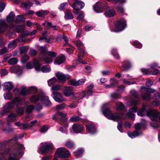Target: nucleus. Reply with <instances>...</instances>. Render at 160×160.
I'll list each match as a JSON object with an SVG mask.
<instances>
[{
	"label": "nucleus",
	"mask_w": 160,
	"mask_h": 160,
	"mask_svg": "<svg viewBox=\"0 0 160 160\" xmlns=\"http://www.w3.org/2000/svg\"><path fill=\"white\" fill-rule=\"evenodd\" d=\"M142 128V125L141 123H137L135 124V129H136L135 131H137V132H141L139 130L141 129Z\"/></svg>",
	"instance_id": "nucleus-55"
},
{
	"label": "nucleus",
	"mask_w": 160,
	"mask_h": 160,
	"mask_svg": "<svg viewBox=\"0 0 160 160\" xmlns=\"http://www.w3.org/2000/svg\"><path fill=\"white\" fill-rule=\"evenodd\" d=\"M65 146L68 148H71L74 147V144L71 141H67L66 142Z\"/></svg>",
	"instance_id": "nucleus-59"
},
{
	"label": "nucleus",
	"mask_w": 160,
	"mask_h": 160,
	"mask_svg": "<svg viewBox=\"0 0 160 160\" xmlns=\"http://www.w3.org/2000/svg\"><path fill=\"white\" fill-rule=\"evenodd\" d=\"M48 12L47 11L40 10L36 12V14L39 17H43L47 14Z\"/></svg>",
	"instance_id": "nucleus-42"
},
{
	"label": "nucleus",
	"mask_w": 160,
	"mask_h": 160,
	"mask_svg": "<svg viewBox=\"0 0 160 160\" xmlns=\"http://www.w3.org/2000/svg\"><path fill=\"white\" fill-rule=\"evenodd\" d=\"M65 60L64 56H62L57 57L54 61L55 65H59L63 62Z\"/></svg>",
	"instance_id": "nucleus-30"
},
{
	"label": "nucleus",
	"mask_w": 160,
	"mask_h": 160,
	"mask_svg": "<svg viewBox=\"0 0 160 160\" xmlns=\"http://www.w3.org/2000/svg\"><path fill=\"white\" fill-rule=\"evenodd\" d=\"M24 101L20 97H16L12 101L8 102L7 105H5L9 110L13 108L15 104L17 106L22 104Z\"/></svg>",
	"instance_id": "nucleus-8"
},
{
	"label": "nucleus",
	"mask_w": 160,
	"mask_h": 160,
	"mask_svg": "<svg viewBox=\"0 0 160 160\" xmlns=\"http://www.w3.org/2000/svg\"><path fill=\"white\" fill-rule=\"evenodd\" d=\"M151 104L154 106L158 107L160 105L159 100L155 99L151 102Z\"/></svg>",
	"instance_id": "nucleus-57"
},
{
	"label": "nucleus",
	"mask_w": 160,
	"mask_h": 160,
	"mask_svg": "<svg viewBox=\"0 0 160 160\" xmlns=\"http://www.w3.org/2000/svg\"><path fill=\"white\" fill-rule=\"evenodd\" d=\"M8 26L5 22L3 20H0V33H2L6 30Z\"/></svg>",
	"instance_id": "nucleus-26"
},
{
	"label": "nucleus",
	"mask_w": 160,
	"mask_h": 160,
	"mask_svg": "<svg viewBox=\"0 0 160 160\" xmlns=\"http://www.w3.org/2000/svg\"><path fill=\"white\" fill-rule=\"evenodd\" d=\"M112 55L115 58L117 59L119 58V56L117 52V50L115 48H113L112 50Z\"/></svg>",
	"instance_id": "nucleus-54"
},
{
	"label": "nucleus",
	"mask_w": 160,
	"mask_h": 160,
	"mask_svg": "<svg viewBox=\"0 0 160 160\" xmlns=\"http://www.w3.org/2000/svg\"><path fill=\"white\" fill-rule=\"evenodd\" d=\"M148 106L147 104H144L142 106V108L138 110L137 113L138 115L141 117L144 116L145 110Z\"/></svg>",
	"instance_id": "nucleus-29"
},
{
	"label": "nucleus",
	"mask_w": 160,
	"mask_h": 160,
	"mask_svg": "<svg viewBox=\"0 0 160 160\" xmlns=\"http://www.w3.org/2000/svg\"><path fill=\"white\" fill-rule=\"evenodd\" d=\"M133 46L136 48H142V44L138 41H135L133 42Z\"/></svg>",
	"instance_id": "nucleus-62"
},
{
	"label": "nucleus",
	"mask_w": 160,
	"mask_h": 160,
	"mask_svg": "<svg viewBox=\"0 0 160 160\" xmlns=\"http://www.w3.org/2000/svg\"><path fill=\"white\" fill-rule=\"evenodd\" d=\"M127 134L129 137L132 139L141 135L142 134V132H137V131H135L133 132H128Z\"/></svg>",
	"instance_id": "nucleus-25"
},
{
	"label": "nucleus",
	"mask_w": 160,
	"mask_h": 160,
	"mask_svg": "<svg viewBox=\"0 0 160 160\" xmlns=\"http://www.w3.org/2000/svg\"><path fill=\"white\" fill-rule=\"evenodd\" d=\"M17 115L14 113H12L8 115L7 118V121L8 122H13L16 120Z\"/></svg>",
	"instance_id": "nucleus-37"
},
{
	"label": "nucleus",
	"mask_w": 160,
	"mask_h": 160,
	"mask_svg": "<svg viewBox=\"0 0 160 160\" xmlns=\"http://www.w3.org/2000/svg\"><path fill=\"white\" fill-rule=\"evenodd\" d=\"M22 39H20L19 38L14 39L10 42L8 44V47L9 48L13 49L16 47L17 42H20Z\"/></svg>",
	"instance_id": "nucleus-23"
},
{
	"label": "nucleus",
	"mask_w": 160,
	"mask_h": 160,
	"mask_svg": "<svg viewBox=\"0 0 160 160\" xmlns=\"http://www.w3.org/2000/svg\"><path fill=\"white\" fill-rule=\"evenodd\" d=\"M65 18L67 19H72L73 17L71 13L67 11L65 13Z\"/></svg>",
	"instance_id": "nucleus-46"
},
{
	"label": "nucleus",
	"mask_w": 160,
	"mask_h": 160,
	"mask_svg": "<svg viewBox=\"0 0 160 160\" xmlns=\"http://www.w3.org/2000/svg\"><path fill=\"white\" fill-rule=\"evenodd\" d=\"M11 71L12 72H16L19 75L22 72V70L21 68L20 67H13L11 68Z\"/></svg>",
	"instance_id": "nucleus-35"
},
{
	"label": "nucleus",
	"mask_w": 160,
	"mask_h": 160,
	"mask_svg": "<svg viewBox=\"0 0 160 160\" xmlns=\"http://www.w3.org/2000/svg\"><path fill=\"white\" fill-rule=\"evenodd\" d=\"M42 24L45 26L46 29H49L52 26V23L47 21H45L44 23H42Z\"/></svg>",
	"instance_id": "nucleus-53"
},
{
	"label": "nucleus",
	"mask_w": 160,
	"mask_h": 160,
	"mask_svg": "<svg viewBox=\"0 0 160 160\" xmlns=\"http://www.w3.org/2000/svg\"><path fill=\"white\" fill-rule=\"evenodd\" d=\"M9 111V110L7 108L5 105L3 106V110L1 111V114L2 115H3L4 114L7 113Z\"/></svg>",
	"instance_id": "nucleus-64"
},
{
	"label": "nucleus",
	"mask_w": 160,
	"mask_h": 160,
	"mask_svg": "<svg viewBox=\"0 0 160 160\" xmlns=\"http://www.w3.org/2000/svg\"><path fill=\"white\" fill-rule=\"evenodd\" d=\"M111 85H105V86L106 88H110L113 86L116 85L118 84L117 80L114 79L112 78L110 80Z\"/></svg>",
	"instance_id": "nucleus-34"
},
{
	"label": "nucleus",
	"mask_w": 160,
	"mask_h": 160,
	"mask_svg": "<svg viewBox=\"0 0 160 160\" xmlns=\"http://www.w3.org/2000/svg\"><path fill=\"white\" fill-rule=\"evenodd\" d=\"M25 148L22 144L17 143L14 152L11 154L9 157V160H19L23 154Z\"/></svg>",
	"instance_id": "nucleus-4"
},
{
	"label": "nucleus",
	"mask_w": 160,
	"mask_h": 160,
	"mask_svg": "<svg viewBox=\"0 0 160 160\" xmlns=\"http://www.w3.org/2000/svg\"><path fill=\"white\" fill-rule=\"evenodd\" d=\"M53 147L52 143L48 142L41 143L39 148V151L42 153H46L52 150Z\"/></svg>",
	"instance_id": "nucleus-7"
},
{
	"label": "nucleus",
	"mask_w": 160,
	"mask_h": 160,
	"mask_svg": "<svg viewBox=\"0 0 160 160\" xmlns=\"http://www.w3.org/2000/svg\"><path fill=\"white\" fill-rule=\"evenodd\" d=\"M34 106L32 105H30L28 106L26 109V112L28 114L31 113L34 109Z\"/></svg>",
	"instance_id": "nucleus-51"
},
{
	"label": "nucleus",
	"mask_w": 160,
	"mask_h": 160,
	"mask_svg": "<svg viewBox=\"0 0 160 160\" xmlns=\"http://www.w3.org/2000/svg\"><path fill=\"white\" fill-rule=\"evenodd\" d=\"M126 27V21L124 19L118 20L115 24V28L112 30L115 32L121 31Z\"/></svg>",
	"instance_id": "nucleus-6"
},
{
	"label": "nucleus",
	"mask_w": 160,
	"mask_h": 160,
	"mask_svg": "<svg viewBox=\"0 0 160 160\" xmlns=\"http://www.w3.org/2000/svg\"><path fill=\"white\" fill-rule=\"evenodd\" d=\"M57 81V79L55 77L51 79L48 81V84L49 86H50L55 83Z\"/></svg>",
	"instance_id": "nucleus-52"
},
{
	"label": "nucleus",
	"mask_w": 160,
	"mask_h": 160,
	"mask_svg": "<svg viewBox=\"0 0 160 160\" xmlns=\"http://www.w3.org/2000/svg\"><path fill=\"white\" fill-rule=\"evenodd\" d=\"M115 14V12L112 7L108 8L104 13L105 15L107 17L113 16Z\"/></svg>",
	"instance_id": "nucleus-21"
},
{
	"label": "nucleus",
	"mask_w": 160,
	"mask_h": 160,
	"mask_svg": "<svg viewBox=\"0 0 160 160\" xmlns=\"http://www.w3.org/2000/svg\"><path fill=\"white\" fill-rule=\"evenodd\" d=\"M18 62L17 58H12L8 61V63L10 65H14L16 64Z\"/></svg>",
	"instance_id": "nucleus-50"
},
{
	"label": "nucleus",
	"mask_w": 160,
	"mask_h": 160,
	"mask_svg": "<svg viewBox=\"0 0 160 160\" xmlns=\"http://www.w3.org/2000/svg\"><path fill=\"white\" fill-rule=\"evenodd\" d=\"M80 119L79 117L74 115L70 118L69 121L71 122H74L79 120Z\"/></svg>",
	"instance_id": "nucleus-58"
},
{
	"label": "nucleus",
	"mask_w": 160,
	"mask_h": 160,
	"mask_svg": "<svg viewBox=\"0 0 160 160\" xmlns=\"http://www.w3.org/2000/svg\"><path fill=\"white\" fill-rule=\"evenodd\" d=\"M140 89L142 92H145L144 94H142V99L147 101H149L150 97V92H153L155 91V90L152 88H147L143 86L141 87Z\"/></svg>",
	"instance_id": "nucleus-5"
},
{
	"label": "nucleus",
	"mask_w": 160,
	"mask_h": 160,
	"mask_svg": "<svg viewBox=\"0 0 160 160\" xmlns=\"http://www.w3.org/2000/svg\"><path fill=\"white\" fill-rule=\"evenodd\" d=\"M61 124L64 125L65 126L61 127L59 129L60 131L62 132H66L67 131L66 127L68 126L67 124V122H66V124L64 123L63 122H61Z\"/></svg>",
	"instance_id": "nucleus-45"
},
{
	"label": "nucleus",
	"mask_w": 160,
	"mask_h": 160,
	"mask_svg": "<svg viewBox=\"0 0 160 160\" xmlns=\"http://www.w3.org/2000/svg\"><path fill=\"white\" fill-rule=\"evenodd\" d=\"M58 79L61 82H63L70 78L68 75H65L61 72H58L56 75Z\"/></svg>",
	"instance_id": "nucleus-20"
},
{
	"label": "nucleus",
	"mask_w": 160,
	"mask_h": 160,
	"mask_svg": "<svg viewBox=\"0 0 160 160\" xmlns=\"http://www.w3.org/2000/svg\"><path fill=\"white\" fill-rule=\"evenodd\" d=\"M86 126L87 130L90 134H94L96 132V128L94 124H87Z\"/></svg>",
	"instance_id": "nucleus-22"
},
{
	"label": "nucleus",
	"mask_w": 160,
	"mask_h": 160,
	"mask_svg": "<svg viewBox=\"0 0 160 160\" xmlns=\"http://www.w3.org/2000/svg\"><path fill=\"white\" fill-rule=\"evenodd\" d=\"M21 4L22 5L21 6L25 9H26L29 8L32 6L33 4L30 1L28 0L22 2Z\"/></svg>",
	"instance_id": "nucleus-28"
},
{
	"label": "nucleus",
	"mask_w": 160,
	"mask_h": 160,
	"mask_svg": "<svg viewBox=\"0 0 160 160\" xmlns=\"http://www.w3.org/2000/svg\"><path fill=\"white\" fill-rule=\"evenodd\" d=\"M106 2H97L93 6V8L95 12L98 13L102 12L103 8L107 5Z\"/></svg>",
	"instance_id": "nucleus-13"
},
{
	"label": "nucleus",
	"mask_w": 160,
	"mask_h": 160,
	"mask_svg": "<svg viewBox=\"0 0 160 160\" xmlns=\"http://www.w3.org/2000/svg\"><path fill=\"white\" fill-rule=\"evenodd\" d=\"M19 50L20 51V53L22 54L26 52H28V50L26 47H23L19 48Z\"/></svg>",
	"instance_id": "nucleus-63"
},
{
	"label": "nucleus",
	"mask_w": 160,
	"mask_h": 160,
	"mask_svg": "<svg viewBox=\"0 0 160 160\" xmlns=\"http://www.w3.org/2000/svg\"><path fill=\"white\" fill-rule=\"evenodd\" d=\"M15 16V15L14 12H11L7 17V22L9 23L13 22L15 21L14 20Z\"/></svg>",
	"instance_id": "nucleus-27"
},
{
	"label": "nucleus",
	"mask_w": 160,
	"mask_h": 160,
	"mask_svg": "<svg viewBox=\"0 0 160 160\" xmlns=\"http://www.w3.org/2000/svg\"><path fill=\"white\" fill-rule=\"evenodd\" d=\"M56 153L59 157L62 158L68 157L70 154L68 150L64 148H58L57 150Z\"/></svg>",
	"instance_id": "nucleus-11"
},
{
	"label": "nucleus",
	"mask_w": 160,
	"mask_h": 160,
	"mask_svg": "<svg viewBox=\"0 0 160 160\" xmlns=\"http://www.w3.org/2000/svg\"><path fill=\"white\" fill-rule=\"evenodd\" d=\"M139 103L138 101L134 99L133 100H130L127 102L126 103V106L128 107H130L132 106H136Z\"/></svg>",
	"instance_id": "nucleus-32"
},
{
	"label": "nucleus",
	"mask_w": 160,
	"mask_h": 160,
	"mask_svg": "<svg viewBox=\"0 0 160 160\" xmlns=\"http://www.w3.org/2000/svg\"><path fill=\"white\" fill-rule=\"evenodd\" d=\"M9 148H8L5 150L3 154L0 152V160H4V156L6 154H7L10 151Z\"/></svg>",
	"instance_id": "nucleus-43"
},
{
	"label": "nucleus",
	"mask_w": 160,
	"mask_h": 160,
	"mask_svg": "<svg viewBox=\"0 0 160 160\" xmlns=\"http://www.w3.org/2000/svg\"><path fill=\"white\" fill-rule=\"evenodd\" d=\"M35 69L37 71H42L43 72H48L50 71V67L48 65L43 66L41 68L40 64L38 60L35 61Z\"/></svg>",
	"instance_id": "nucleus-9"
},
{
	"label": "nucleus",
	"mask_w": 160,
	"mask_h": 160,
	"mask_svg": "<svg viewBox=\"0 0 160 160\" xmlns=\"http://www.w3.org/2000/svg\"><path fill=\"white\" fill-rule=\"evenodd\" d=\"M63 92L64 95L66 97L74 96L73 92V88L71 86L65 87L63 89Z\"/></svg>",
	"instance_id": "nucleus-16"
},
{
	"label": "nucleus",
	"mask_w": 160,
	"mask_h": 160,
	"mask_svg": "<svg viewBox=\"0 0 160 160\" xmlns=\"http://www.w3.org/2000/svg\"><path fill=\"white\" fill-rule=\"evenodd\" d=\"M37 92V88L34 87H31L28 89L27 90L26 88L24 87V88L23 89L22 91V94L23 95H26L31 93H36Z\"/></svg>",
	"instance_id": "nucleus-18"
},
{
	"label": "nucleus",
	"mask_w": 160,
	"mask_h": 160,
	"mask_svg": "<svg viewBox=\"0 0 160 160\" xmlns=\"http://www.w3.org/2000/svg\"><path fill=\"white\" fill-rule=\"evenodd\" d=\"M109 103L107 102L104 103L102 106V109L104 115L109 119L118 121L119 120L124 119L125 118L122 113H112L109 109Z\"/></svg>",
	"instance_id": "nucleus-1"
},
{
	"label": "nucleus",
	"mask_w": 160,
	"mask_h": 160,
	"mask_svg": "<svg viewBox=\"0 0 160 160\" xmlns=\"http://www.w3.org/2000/svg\"><path fill=\"white\" fill-rule=\"evenodd\" d=\"M125 108L124 105L121 102H117L115 108L118 111H120L124 110Z\"/></svg>",
	"instance_id": "nucleus-31"
},
{
	"label": "nucleus",
	"mask_w": 160,
	"mask_h": 160,
	"mask_svg": "<svg viewBox=\"0 0 160 160\" xmlns=\"http://www.w3.org/2000/svg\"><path fill=\"white\" fill-rule=\"evenodd\" d=\"M84 129V128L82 125L75 123L73 125L70 130L72 133L73 132L79 133L82 132Z\"/></svg>",
	"instance_id": "nucleus-12"
},
{
	"label": "nucleus",
	"mask_w": 160,
	"mask_h": 160,
	"mask_svg": "<svg viewBox=\"0 0 160 160\" xmlns=\"http://www.w3.org/2000/svg\"><path fill=\"white\" fill-rule=\"evenodd\" d=\"M29 59V56L25 55L21 58V61L23 63L26 62Z\"/></svg>",
	"instance_id": "nucleus-60"
},
{
	"label": "nucleus",
	"mask_w": 160,
	"mask_h": 160,
	"mask_svg": "<svg viewBox=\"0 0 160 160\" xmlns=\"http://www.w3.org/2000/svg\"><path fill=\"white\" fill-rule=\"evenodd\" d=\"M30 101L32 103H35L38 101H40L46 106H50L51 103L48 97L46 96L44 93L41 92L39 94L33 95L30 98Z\"/></svg>",
	"instance_id": "nucleus-3"
},
{
	"label": "nucleus",
	"mask_w": 160,
	"mask_h": 160,
	"mask_svg": "<svg viewBox=\"0 0 160 160\" xmlns=\"http://www.w3.org/2000/svg\"><path fill=\"white\" fill-rule=\"evenodd\" d=\"M3 86L4 90H11L13 88V85L11 82H5L4 83Z\"/></svg>",
	"instance_id": "nucleus-36"
},
{
	"label": "nucleus",
	"mask_w": 160,
	"mask_h": 160,
	"mask_svg": "<svg viewBox=\"0 0 160 160\" xmlns=\"http://www.w3.org/2000/svg\"><path fill=\"white\" fill-rule=\"evenodd\" d=\"M84 3L79 0H75V2L72 6L73 9L76 10H79L84 6Z\"/></svg>",
	"instance_id": "nucleus-15"
},
{
	"label": "nucleus",
	"mask_w": 160,
	"mask_h": 160,
	"mask_svg": "<svg viewBox=\"0 0 160 160\" xmlns=\"http://www.w3.org/2000/svg\"><path fill=\"white\" fill-rule=\"evenodd\" d=\"M147 116L149 117L152 120L151 125L154 128H157L159 126L156 121H158L160 122V113L150 108L147 111Z\"/></svg>",
	"instance_id": "nucleus-2"
},
{
	"label": "nucleus",
	"mask_w": 160,
	"mask_h": 160,
	"mask_svg": "<svg viewBox=\"0 0 160 160\" xmlns=\"http://www.w3.org/2000/svg\"><path fill=\"white\" fill-rule=\"evenodd\" d=\"M51 89L52 93H53L54 92H57L55 91L61 90L62 89V87L59 85H54L52 87Z\"/></svg>",
	"instance_id": "nucleus-33"
},
{
	"label": "nucleus",
	"mask_w": 160,
	"mask_h": 160,
	"mask_svg": "<svg viewBox=\"0 0 160 160\" xmlns=\"http://www.w3.org/2000/svg\"><path fill=\"white\" fill-rule=\"evenodd\" d=\"M3 96L5 99L8 100L11 99L12 97V95L11 92H9L6 93L4 94Z\"/></svg>",
	"instance_id": "nucleus-47"
},
{
	"label": "nucleus",
	"mask_w": 160,
	"mask_h": 160,
	"mask_svg": "<svg viewBox=\"0 0 160 160\" xmlns=\"http://www.w3.org/2000/svg\"><path fill=\"white\" fill-rule=\"evenodd\" d=\"M138 108L136 107H134L131 108L129 109L128 112L126 114V116L128 117V118L132 120H134L135 119V114L134 113L137 111Z\"/></svg>",
	"instance_id": "nucleus-17"
},
{
	"label": "nucleus",
	"mask_w": 160,
	"mask_h": 160,
	"mask_svg": "<svg viewBox=\"0 0 160 160\" xmlns=\"http://www.w3.org/2000/svg\"><path fill=\"white\" fill-rule=\"evenodd\" d=\"M62 39H63L64 41L65 42V43L63 44V46H66L70 47L72 46L71 44H69L68 43V39L66 37V36H65L64 34H63V36L62 37Z\"/></svg>",
	"instance_id": "nucleus-48"
},
{
	"label": "nucleus",
	"mask_w": 160,
	"mask_h": 160,
	"mask_svg": "<svg viewBox=\"0 0 160 160\" xmlns=\"http://www.w3.org/2000/svg\"><path fill=\"white\" fill-rule=\"evenodd\" d=\"M66 104L65 103H63L57 105L56 107V109L57 110H61L63 109L66 108Z\"/></svg>",
	"instance_id": "nucleus-56"
},
{
	"label": "nucleus",
	"mask_w": 160,
	"mask_h": 160,
	"mask_svg": "<svg viewBox=\"0 0 160 160\" xmlns=\"http://www.w3.org/2000/svg\"><path fill=\"white\" fill-rule=\"evenodd\" d=\"M124 68L123 71L127 70L131 67V64L129 62L128 60L124 61L122 65Z\"/></svg>",
	"instance_id": "nucleus-39"
},
{
	"label": "nucleus",
	"mask_w": 160,
	"mask_h": 160,
	"mask_svg": "<svg viewBox=\"0 0 160 160\" xmlns=\"http://www.w3.org/2000/svg\"><path fill=\"white\" fill-rule=\"evenodd\" d=\"M76 45L77 47L78 48V49L79 50L80 52L81 53H79L78 55V61L79 62H81L83 64H85L87 63L86 62L82 61V60L80 58L81 57L83 58V55L82 54H84L85 53V51L84 50L81 48L80 47H83L84 46L83 44L81 42V41L80 40H78L77 41L76 43Z\"/></svg>",
	"instance_id": "nucleus-10"
},
{
	"label": "nucleus",
	"mask_w": 160,
	"mask_h": 160,
	"mask_svg": "<svg viewBox=\"0 0 160 160\" xmlns=\"http://www.w3.org/2000/svg\"><path fill=\"white\" fill-rule=\"evenodd\" d=\"M24 88V87H22L20 91L19 89L18 88H15L13 90V92L14 93L15 95H24L22 93V91L23 89Z\"/></svg>",
	"instance_id": "nucleus-41"
},
{
	"label": "nucleus",
	"mask_w": 160,
	"mask_h": 160,
	"mask_svg": "<svg viewBox=\"0 0 160 160\" xmlns=\"http://www.w3.org/2000/svg\"><path fill=\"white\" fill-rule=\"evenodd\" d=\"M92 91H89L87 90V91L82 92L81 93V94L83 95V96L82 97L79 98V99H82L85 97L90 96L92 94Z\"/></svg>",
	"instance_id": "nucleus-40"
},
{
	"label": "nucleus",
	"mask_w": 160,
	"mask_h": 160,
	"mask_svg": "<svg viewBox=\"0 0 160 160\" xmlns=\"http://www.w3.org/2000/svg\"><path fill=\"white\" fill-rule=\"evenodd\" d=\"M58 116L61 117L62 119L61 122H63L64 123L66 124L68 119L66 117V114L62 112H57L56 114L53 116V120H57L58 118Z\"/></svg>",
	"instance_id": "nucleus-14"
},
{
	"label": "nucleus",
	"mask_w": 160,
	"mask_h": 160,
	"mask_svg": "<svg viewBox=\"0 0 160 160\" xmlns=\"http://www.w3.org/2000/svg\"><path fill=\"white\" fill-rule=\"evenodd\" d=\"M24 20V18L22 15H17L16 19L15 20V22L19 23Z\"/></svg>",
	"instance_id": "nucleus-44"
},
{
	"label": "nucleus",
	"mask_w": 160,
	"mask_h": 160,
	"mask_svg": "<svg viewBox=\"0 0 160 160\" xmlns=\"http://www.w3.org/2000/svg\"><path fill=\"white\" fill-rule=\"evenodd\" d=\"M29 32L28 31H25L24 32L21 34L20 37L18 38H19L20 39H22V40L20 42H23L25 40L24 38L29 35Z\"/></svg>",
	"instance_id": "nucleus-38"
},
{
	"label": "nucleus",
	"mask_w": 160,
	"mask_h": 160,
	"mask_svg": "<svg viewBox=\"0 0 160 160\" xmlns=\"http://www.w3.org/2000/svg\"><path fill=\"white\" fill-rule=\"evenodd\" d=\"M10 27L13 30L16 31L18 32H22L24 30L25 25H22L16 27L13 24H11L10 25Z\"/></svg>",
	"instance_id": "nucleus-24"
},
{
	"label": "nucleus",
	"mask_w": 160,
	"mask_h": 160,
	"mask_svg": "<svg viewBox=\"0 0 160 160\" xmlns=\"http://www.w3.org/2000/svg\"><path fill=\"white\" fill-rule=\"evenodd\" d=\"M42 60L45 61L47 63H50L52 62V59L51 57H46L43 58Z\"/></svg>",
	"instance_id": "nucleus-61"
},
{
	"label": "nucleus",
	"mask_w": 160,
	"mask_h": 160,
	"mask_svg": "<svg viewBox=\"0 0 160 160\" xmlns=\"http://www.w3.org/2000/svg\"><path fill=\"white\" fill-rule=\"evenodd\" d=\"M52 94V97L55 101L60 103L65 101L61 94L59 92H54Z\"/></svg>",
	"instance_id": "nucleus-19"
},
{
	"label": "nucleus",
	"mask_w": 160,
	"mask_h": 160,
	"mask_svg": "<svg viewBox=\"0 0 160 160\" xmlns=\"http://www.w3.org/2000/svg\"><path fill=\"white\" fill-rule=\"evenodd\" d=\"M38 60L36 59H34L33 61V62L32 63L31 62H28L26 65V67L28 69H30L32 68L33 67L35 68V61Z\"/></svg>",
	"instance_id": "nucleus-49"
}]
</instances>
